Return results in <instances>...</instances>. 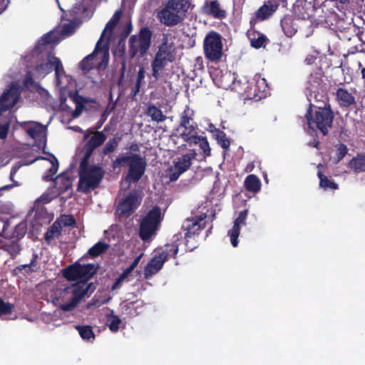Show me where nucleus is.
I'll return each instance as SVG.
<instances>
[{
    "instance_id": "obj_1",
    "label": "nucleus",
    "mask_w": 365,
    "mask_h": 365,
    "mask_svg": "<svg viewBox=\"0 0 365 365\" xmlns=\"http://www.w3.org/2000/svg\"><path fill=\"white\" fill-rule=\"evenodd\" d=\"M98 265L95 264H81L76 262L62 270L63 277L69 282L78 281L77 283L64 289L63 294H71L68 302L60 304L59 308L63 312L73 310L79 302L87 294L91 284H88L96 273Z\"/></svg>"
},
{
    "instance_id": "obj_2",
    "label": "nucleus",
    "mask_w": 365,
    "mask_h": 365,
    "mask_svg": "<svg viewBox=\"0 0 365 365\" xmlns=\"http://www.w3.org/2000/svg\"><path fill=\"white\" fill-rule=\"evenodd\" d=\"M89 160L90 159L82 158L79 165L77 190L84 194L97 188L105 174L101 167L90 165Z\"/></svg>"
},
{
    "instance_id": "obj_3",
    "label": "nucleus",
    "mask_w": 365,
    "mask_h": 365,
    "mask_svg": "<svg viewBox=\"0 0 365 365\" xmlns=\"http://www.w3.org/2000/svg\"><path fill=\"white\" fill-rule=\"evenodd\" d=\"M313 105L310 103L305 114L309 128L313 130H318L326 136L332 127L334 113L330 105L324 107H319L316 110H312Z\"/></svg>"
},
{
    "instance_id": "obj_4",
    "label": "nucleus",
    "mask_w": 365,
    "mask_h": 365,
    "mask_svg": "<svg viewBox=\"0 0 365 365\" xmlns=\"http://www.w3.org/2000/svg\"><path fill=\"white\" fill-rule=\"evenodd\" d=\"M125 165H128V172L125 176V180L128 182H138L145 173L146 161L144 158L138 154L128 153L116 158L112 163L113 169H116Z\"/></svg>"
},
{
    "instance_id": "obj_5",
    "label": "nucleus",
    "mask_w": 365,
    "mask_h": 365,
    "mask_svg": "<svg viewBox=\"0 0 365 365\" xmlns=\"http://www.w3.org/2000/svg\"><path fill=\"white\" fill-rule=\"evenodd\" d=\"M189 0H168L158 14L161 23L168 26L178 24L189 9Z\"/></svg>"
},
{
    "instance_id": "obj_6",
    "label": "nucleus",
    "mask_w": 365,
    "mask_h": 365,
    "mask_svg": "<svg viewBox=\"0 0 365 365\" xmlns=\"http://www.w3.org/2000/svg\"><path fill=\"white\" fill-rule=\"evenodd\" d=\"M175 59L173 43H169L167 34H164L162 43L158 46L153 60L151 61L152 76L158 80L160 73L165 70L169 63Z\"/></svg>"
},
{
    "instance_id": "obj_7",
    "label": "nucleus",
    "mask_w": 365,
    "mask_h": 365,
    "mask_svg": "<svg viewBox=\"0 0 365 365\" xmlns=\"http://www.w3.org/2000/svg\"><path fill=\"white\" fill-rule=\"evenodd\" d=\"M153 32L147 26L140 29L138 35H132L128 40V54L133 58L138 55L143 57L149 51L152 43Z\"/></svg>"
},
{
    "instance_id": "obj_8",
    "label": "nucleus",
    "mask_w": 365,
    "mask_h": 365,
    "mask_svg": "<svg viewBox=\"0 0 365 365\" xmlns=\"http://www.w3.org/2000/svg\"><path fill=\"white\" fill-rule=\"evenodd\" d=\"M163 218L158 206L153 207L140 221L139 236L143 241L148 240L158 229Z\"/></svg>"
},
{
    "instance_id": "obj_9",
    "label": "nucleus",
    "mask_w": 365,
    "mask_h": 365,
    "mask_svg": "<svg viewBox=\"0 0 365 365\" xmlns=\"http://www.w3.org/2000/svg\"><path fill=\"white\" fill-rule=\"evenodd\" d=\"M223 45L220 34L210 31L203 41V51L206 59L212 63H218L223 56Z\"/></svg>"
},
{
    "instance_id": "obj_10",
    "label": "nucleus",
    "mask_w": 365,
    "mask_h": 365,
    "mask_svg": "<svg viewBox=\"0 0 365 365\" xmlns=\"http://www.w3.org/2000/svg\"><path fill=\"white\" fill-rule=\"evenodd\" d=\"M178 247L179 245L177 242H174L170 245H166L164 250L156 254L144 269L145 278L148 279L158 272L162 269L164 263L167 261L170 254L172 255L173 258H176L179 250Z\"/></svg>"
},
{
    "instance_id": "obj_11",
    "label": "nucleus",
    "mask_w": 365,
    "mask_h": 365,
    "mask_svg": "<svg viewBox=\"0 0 365 365\" xmlns=\"http://www.w3.org/2000/svg\"><path fill=\"white\" fill-rule=\"evenodd\" d=\"M53 69L55 71L56 82L58 86L64 87L62 82L63 77L66 76V72L61 60L56 56H51L48 62L41 63L36 67V71L41 74H48L51 73Z\"/></svg>"
},
{
    "instance_id": "obj_12",
    "label": "nucleus",
    "mask_w": 365,
    "mask_h": 365,
    "mask_svg": "<svg viewBox=\"0 0 365 365\" xmlns=\"http://www.w3.org/2000/svg\"><path fill=\"white\" fill-rule=\"evenodd\" d=\"M196 153H186L178 158L174 162V165L168 170V178L170 181H176L180 175L187 171L192 165V160L195 158Z\"/></svg>"
},
{
    "instance_id": "obj_13",
    "label": "nucleus",
    "mask_w": 365,
    "mask_h": 365,
    "mask_svg": "<svg viewBox=\"0 0 365 365\" xmlns=\"http://www.w3.org/2000/svg\"><path fill=\"white\" fill-rule=\"evenodd\" d=\"M102 53L103 54V61L102 62H106V64L108 61L109 54H108V43H105L102 45L101 42V39H99L96 45L95 49L91 54L86 56L79 64V68L82 71H91L94 67L93 59L97 56L98 53Z\"/></svg>"
},
{
    "instance_id": "obj_14",
    "label": "nucleus",
    "mask_w": 365,
    "mask_h": 365,
    "mask_svg": "<svg viewBox=\"0 0 365 365\" xmlns=\"http://www.w3.org/2000/svg\"><path fill=\"white\" fill-rule=\"evenodd\" d=\"M19 87L12 83L0 97V114L13 108L20 97Z\"/></svg>"
},
{
    "instance_id": "obj_15",
    "label": "nucleus",
    "mask_w": 365,
    "mask_h": 365,
    "mask_svg": "<svg viewBox=\"0 0 365 365\" xmlns=\"http://www.w3.org/2000/svg\"><path fill=\"white\" fill-rule=\"evenodd\" d=\"M88 134L84 136V138H87L89 135H93L85 144V154L83 158L90 159L92 156L94 150L102 145L106 140V135L103 131H98L97 130H88Z\"/></svg>"
},
{
    "instance_id": "obj_16",
    "label": "nucleus",
    "mask_w": 365,
    "mask_h": 365,
    "mask_svg": "<svg viewBox=\"0 0 365 365\" xmlns=\"http://www.w3.org/2000/svg\"><path fill=\"white\" fill-rule=\"evenodd\" d=\"M281 0H269V4H264L255 13L250 21V28L254 29L259 21L269 19L277 9Z\"/></svg>"
},
{
    "instance_id": "obj_17",
    "label": "nucleus",
    "mask_w": 365,
    "mask_h": 365,
    "mask_svg": "<svg viewBox=\"0 0 365 365\" xmlns=\"http://www.w3.org/2000/svg\"><path fill=\"white\" fill-rule=\"evenodd\" d=\"M140 203L138 194L135 192H130L118 202L117 211L120 215L129 216L137 209Z\"/></svg>"
},
{
    "instance_id": "obj_18",
    "label": "nucleus",
    "mask_w": 365,
    "mask_h": 365,
    "mask_svg": "<svg viewBox=\"0 0 365 365\" xmlns=\"http://www.w3.org/2000/svg\"><path fill=\"white\" fill-rule=\"evenodd\" d=\"M206 218V215H200L195 218H187L184 222L182 227L185 232V240L186 241V246L190 241V239L198 235L200 232L205 228V225H202L201 222Z\"/></svg>"
},
{
    "instance_id": "obj_19",
    "label": "nucleus",
    "mask_w": 365,
    "mask_h": 365,
    "mask_svg": "<svg viewBox=\"0 0 365 365\" xmlns=\"http://www.w3.org/2000/svg\"><path fill=\"white\" fill-rule=\"evenodd\" d=\"M38 260V255L34 251L32 252L31 259L29 263L16 267L12 270V275L18 276L20 274H23L24 276H27L32 273L38 272L41 269V264Z\"/></svg>"
},
{
    "instance_id": "obj_20",
    "label": "nucleus",
    "mask_w": 365,
    "mask_h": 365,
    "mask_svg": "<svg viewBox=\"0 0 365 365\" xmlns=\"http://www.w3.org/2000/svg\"><path fill=\"white\" fill-rule=\"evenodd\" d=\"M68 96L70 100L76 106L75 110H72V109L66 103V99L62 97L60 99V107L64 110L72 111L73 118H77L82 113L86 101L77 91L70 92Z\"/></svg>"
},
{
    "instance_id": "obj_21",
    "label": "nucleus",
    "mask_w": 365,
    "mask_h": 365,
    "mask_svg": "<svg viewBox=\"0 0 365 365\" xmlns=\"http://www.w3.org/2000/svg\"><path fill=\"white\" fill-rule=\"evenodd\" d=\"M144 306L145 303L142 299L132 302L125 300L120 304V309L123 314L126 315L129 318H133L143 313Z\"/></svg>"
},
{
    "instance_id": "obj_22",
    "label": "nucleus",
    "mask_w": 365,
    "mask_h": 365,
    "mask_svg": "<svg viewBox=\"0 0 365 365\" xmlns=\"http://www.w3.org/2000/svg\"><path fill=\"white\" fill-rule=\"evenodd\" d=\"M248 215V210H244L239 213L238 217L234 222L232 228L228 232V235L230 237V242L234 247H236L238 245V237L240 235L241 227L246 225V219Z\"/></svg>"
},
{
    "instance_id": "obj_23",
    "label": "nucleus",
    "mask_w": 365,
    "mask_h": 365,
    "mask_svg": "<svg viewBox=\"0 0 365 365\" xmlns=\"http://www.w3.org/2000/svg\"><path fill=\"white\" fill-rule=\"evenodd\" d=\"M202 11L204 14L216 19H222L226 16L225 11L220 8V3L217 0H205L202 7Z\"/></svg>"
},
{
    "instance_id": "obj_24",
    "label": "nucleus",
    "mask_w": 365,
    "mask_h": 365,
    "mask_svg": "<svg viewBox=\"0 0 365 365\" xmlns=\"http://www.w3.org/2000/svg\"><path fill=\"white\" fill-rule=\"evenodd\" d=\"M195 112L188 106H187L180 115L179 125L186 130L195 131V126L193 125V119Z\"/></svg>"
},
{
    "instance_id": "obj_25",
    "label": "nucleus",
    "mask_w": 365,
    "mask_h": 365,
    "mask_svg": "<svg viewBox=\"0 0 365 365\" xmlns=\"http://www.w3.org/2000/svg\"><path fill=\"white\" fill-rule=\"evenodd\" d=\"M336 98L341 107H349L356 103L354 96L344 88L337 89Z\"/></svg>"
},
{
    "instance_id": "obj_26",
    "label": "nucleus",
    "mask_w": 365,
    "mask_h": 365,
    "mask_svg": "<svg viewBox=\"0 0 365 365\" xmlns=\"http://www.w3.org/2000/svg\"><path fill=\"white\" fill-rule=\"evenodd\" d=\"M58 221L55 220L44 235V240L48 245L52 240L58 238L61 235L63 227L59 224Z\"/></svg>"
},
{
    "instance_id": "obj_27",
    "label": "nucleus",
    "mask_w": 365,
    "mask_h": 365,
    "mask_svg": "<svg viewBox=\"0 0 365 365\" xmlns=\"http://www.w3.org/2000/svg\"><path fill=\"white\" fill-rule=\"evenodd\" d=\"M121 140V137L115 135L110 138L104 145L103 148L99 151V155L101 157L110 155L114 151L117 150L119 145V143Z\"/></svg>"
},
{
    "instance_id": "obj_28",
    "label": "nucleus",
    "mask_w": 365,
    "mask_h": 365,
    "mask_svg": "<svg viewBox=\"0 0 365 365\" xmlns=\"http://www.w3.org/2000/svg\"><path fill=\"white\" fill-rule=\"evenodd\" d=\"M348 167L356 173L365 172V155L358 154L349 162Z\"/></svg>"
},
{
    "instance_id": "obj_29",
    "label": "nucleus",
    "mask_w": 365,
    "mask_h": 365,
    "mask_svg": "<svg viewBox=\"0 0 365 365\" xmlns=\"http://www.w3.org/2000/svg\"><path fill=\"white\" fill-rule=\"evenodd\" d=\"M245 189L254 193L259 191L261 188V182L255 175H249L245 180Z\"/></svg>"
},
{
    "instance_id": "obj_30",
    "label": "nucleus",
    "mask_w": 365,
    "mask_h": 365,
    "mask_svg": "<svg viewBox=\"0 0 365 365\" xmlns=\"http://www.w3.org/2000/svg\"><path fill=\"white\" fill-rule=\"evenodd\" d=\"M146 114L151 118L152 120L157 123L163 122L167 118L166 115L163 113L162 110L155 105H150L148 106Z\"/></svg>"
},
{
    "instance_id": "obj_31",
    "label": "nucleus",
    "mask_w": 365,
    "mask_h": 365,
    "mask_svg": "<svg viewBox=\"0 0 365 365\" xmlns=\"http://www.w3.org/2000/svg\"><path fill=\"white\" fill-rule=\"evenodd\" d=\"M120 324L121 319L118 316L114 314L113 310L106 315V324L112 332L118 331Z\"/></svg>"
},
{
    "instance_id": "obj_32",
    "label": "nucleus",
    "mask_w": 365,
    "mask_h": 365,
    "mask_svg": "<svg viewBox=\"0 0 365 365\" xmlns=\"http://www.w3.org/2000/svg\"><path fill=\"white\" fill-rule=\"evenodd\" d=\"M122 12L121 11H116L112 18L108 21V22L106 24V27L101 34V36L100 38L101 41H102L104 35L106 32H109L110 34L112 33L113 30L115 29L118 23L119 22L120 17H121Z\"/></svg>"
},
{
    "instance_id": "obj_33",
    "label": "nucleus",
    "mask_w": 365,
    "mask_h": 365,
    "mask_svg": "<svg viewBox=\"0 0 365 365\" xmlns=\"http://www.w3.org/2000/svg\"><path fill=\"white\" fill-rule=\"evenodd\" d=\"M76 329L78 330L81 337L83 340L90 341H93L95 339L96 336H95L93 329L91 326L76 325Z\"/></svg>"
},
{
    "instance_id": "obj_34",
    "label": "nucleus",
    "mask_w": 365,
    "mask_h": 365,
    "mask_svg": "<svg viewBox=\"0 0 365 365\" xmlns=\"http://www.w3.org/2000/svg\"><path fill=\"white\" fill-rule=\"evenodd\" d=\"M309 5L310 3H308L306 0H298L294 6V11L295 15L302 19H304L307 17H309V14L305 10V7Z\"/></svg>"
},
{
    "instance_id": "obj_35",
    "label": "nucleus",
    "mask_w": 365,
    "mask_h": 365,
    "mask_svg": "<svg viewBox=\"0 0 365 365\" xmlns=\"http://www.w3.org/2000/svg\"><path fill=\"white\" fill-rule=\"evenodd\" d=\"M318 178L320 180L319 185L324 190H337L339 188V185L336 183L334 181L329 180L326 175H324L321 171H319L317 173Z\"/></svg>"
},
{
    "instance_id": "obj_36",
    "label": "nucleus",
    "mask_w": 365,
    "mask_h": 365,
    "mask_svg": "<svg viewBox=\"0 0 365 365\" xmlns=\"http://www.w3.org/2000/svg\"><path fill=\"white\" fill-rule=\"evenodd\" d=\"M108 248V244L103 242H98L88 250V254L92 257H96L106 252Z\"/></svg>"
},
{
    "instance_id": "obj_37",
    "label": "nucleus",
    "mask_w": 365,
    "mask_h": 365,
    "mask_svg": "<svg viewBox=\"0 0 365 365\" xmlns=\"http://www.w3.org/2000/svg\"><path fill=\"white\" fill-rule=\"evenodd\" d=\"M255 96H258L259 98H262V96H265L266 93L268 91V85L267 83L264 78H259L257 80H256L255 84Z\"/></svg>"
},
{
    "instance_id": "obj_38",
    "label": "nucleus",
    "mask_w": 365,
    "mask_h": 365,
    "mask_svg": "<svg viewBox=\"0 0 365 365\" xmlns=\"http://www.w3.org/2000/svg\"><path fill=\"white\" fill-rule=\"evenodd\" d=\"M322 82V78L316 74H310L307 81V89L313 93L317 92Z\"/></svg>"
},
{
    "instance_id": "obj_39",
    "label": "nucleus",
    "mask_w": 365,
    "mask_h": 365,
    "mask_svg": "<svg viewBox=\"0 0 365 365\" xmlns=\"http://www.w3.org/2000/svg\"><path fill=\"white\" fill-rule=\"evenodd\" d=\"M216 132L217 133L213 136L214 138L223 149H228L230 146V140L227 137L226 133L221 130Z\"/></svg>"
},
{
    "instance_id": "obj_40",
    "label": "nucleus",
    "mask_w": 365,
    "mask_h": 365,
    "mask_svg": "<svg viewBox=\"0 0 365 365\" xmlns=\"http://www.w3.org/2000/svg\"><path fill=\"white\" fill-rule=\"evenodd\" d=\"M4 250L7 252L11 259H14L21 252V247L18 242H11L3 246Z\"/></svg>"
},
{
    "instance_id": "obj_41",
    "label": "nucleus",
    "mask_w": 365,
    "mask_h": 365,
    "mask_svg": "<svg viewBox=\"0 0 365 365\" xmlns=\"http://www.w3.org/2000/svg\"><path fill=\"white\" fill-rule=\"evenodd\" d=\"M336 155L334 158V163H339L348 153L349 149L344 143H338L335 145Z\"/></svg>"
},
{
    "instance_id": "obj_42",
    "label": "nucleus",
    "mask_w": 365,
    "mask_h": 365,
    "mask_svg": "<svg viewBox=\"0 0 365 365\" xmlns=\"http://www.w3.org/2000/svg\"><path fill=\"white\" fill-rule=\"evenodd\" d=\"M56 220H59L58 222L62 227H71L76 226V220L72 215H61Z\"/></svg>"
},
{
    "instance_id": "obj_43",
    "label": "nucleus",
    "mask_w": 365,
    "mask_h": 365,
    "mask_svg": "<svg viewBox=\"0 0 365 365\" xmlns=\"http://www.w3.org/2000/svg\"><path fill=\"white\" fill-rule=\"evenodd\" d=\"M51 166L47 170L46 174L43 176V180L49 182L54 180L53 176L58 171V160L54 157V160H51Z\"/></svg>"
},
{
    "instance_id": "obj_44",
    "label": "nucleus",
    "mask_w": 365,
    "mask_h": 365,
    "mask_svg": "<svg viewBox=\"0 0 365 365\" xmlns=\"http://www.w3.org/2000/svg\"><path fill=\"white\" fill-rule=\"evenodd\" d=\"M130 274L125 270L115 279L113 284L110 287L111 291H115L120 289L125 282L129 281Z\"/></svg>"
},
{
    "instance_id": "obj_45",
    "label": "nucleus",
    "mask_w": 365,
    "mask_h": 365,
    "mask_svg": "<svg viewBox=\"0 0 365 365\" xmlns=\"http://www.w3.org/2000/svg\"><path fill=\"white\" fill-rule=\"evenodd\" d=\"M192 131H184L180 134V137L182 140L190 145L197 144L200 143L201 135H191Z\"/></svg>"
},
{
    "instance_id": "obj_46",
    "label": "nucleus",
    "mask_w": 365,
    "mask_h": 365,
    "mask_svg": "<svg viewBox=\"0 0 365 365\" xmlns=\"http://www.w3.org/2000/svg\"><path fill=\"white\" fill-rule=\"evenodd\" d=\"M14 309V305L9 302H4L0 297V317L11 314Z\"/></svg>"
},
{
    "instance_id": "obj_47",
    "label": "nucleus",
    "mask_w": 365,
    "mask_h": 365,
    "mask_svg": "<svg viewBox=\"0 0 365 365\" xmlns=\"http://www.w3.org/2000/svg\"><path fill=\"white\" fill-rule=\"evenodd\" d=\"M267 38L264 34H258L257 38L251 39V46L255 48H260L266 46Z\"/></svg>"
},
{
    "instance_id": "obj_48",
    "label": "nucleus",
    "mask_w": 365,
    "mask_h": 365,
    "mask_svg": "<svg viewBox=\"0 0 365 365\" xmlns=\"http://www.w3.org/2000/svg\"><path fill=\"white\" fill-rule=\"evenodd\" d=\"M203 152L205 157H209L211 155V148L206 137L202 136L200 143H197Z\"/></svg>"
},
{
    "instance_id": "obj_49",
    "label": "nucleus",
    "mask_w": 365,
    "mask_h": 365,
    "mask_svg": "<svg viewBox=\"0 0 365 365\" xmlns=\"http://www.w3.org/2000/svg\"><path fill=\"white\" fill-rule=\"evenodd\" d=\"M28 135L32 138L38 137L43 132V128L39 125L29 127L26 130Z\"/></svg>"
},
{
    "instance_id": "obj_50",
    "label": "nucleus",
    "mask_w": 365,
    "mask_h": 365,
    "mask_svg": "<svg viewBox=\"0 0 365 365\" xmlns=\"http://www.w3.org/2000/svg\"><path fill=\"white\" fill-rule=\"evenodd\" d=\"M24 86L26 88L30 87H36V83L33 78V74L31 71H28L25 76L23 81Z\"/></svg>"
},
{
    "instance_id": "obj_51",
    "label": "nucleus",
    "mask_w": 365,
    "mask_h": 365,
    "mask_svg": "<svg viewBox=\"0 0 365 365\" xmlns=\"http://www.w3.org/2000/svg\"><path fill=\"white\" fill-rule=\"evenodd\" d=\"M76 30V24L73 22L66 24L62 27V34L63 35L69 36L74 33Z\"/></svg>"
},
{
    "instance_id": "obj_52",
    "label": "nucleus",
    "mask_w": 365,
    "mask_h": 365,
    "mask_svg": "<svg viewBox=\"0 0 365 365\" xmlns=\"http://www.w3.org/2000/svg\"><path fill=\"white\" fill-rule=\"evenodd\" d=\"M57 180H62L63 185V186H60L59 189L63 191H66L71 187V182L68 178H61L58 175L56 178Z\"/></svg>"
},
{
    "instance_id": "obj_53",
    "label": "nucleus",
    "mask_w": 365,
    "mask_h": 365,
    "mask_svg": "<svg viewBox=\"0 0 365 365\" xmlns=\"http://www.w3.org/2000/svg\"><path fill=\"white\" fill-rule=\"evenodd\" d=\"M143 254L140 255L139 256H138L133 261V262L128 267H126L124 270L128 272L130 275V273L132 272V271L138 266L139 262H140V259L142 257Z\"/></svg>"
},
{
    "instance_id": "obj_54",
    "label": "nucleus",
    "mask_w": 365,
    "mask_h": 365,
    "mask_svg": "<svg viewBox=\"0 0 365 365\" xmlns=\"http://www.w3.org/2000/svg\"><path fill=\"white\" fill-rule=\"evenodd\" d=\"M53 41L51 39V36L49 34H47L41 38V41H39L36 48V49H39L41 46H46L51 43Z\"/></svg>"
},
{
    "instance_id": "obj_55",
    "label": "nucleus",
    "mask_w": 365,
    "mask_h": 365,
    "mask_svg": "<svg viewBox=\"0 0 365 365\" xmlns=\"http://www.w3.org/2000/svg\"><path fill=\"white\" fill-rule=\"evenodd\" d=\"M9 129V124L0 125V139H4L7 137Z\"/></svg>"
},
{
    "instance_id": "obj_56",
    "label": "nucleus",
    "mask_w": 365,
    "mask_h": 365,
    "mask_svg": "<svg viewBox=\"0 0 365 365\" xmlns=\"http://www.w3.org/2000/svg\"><path fill=\"white\" fill-rule=\"evenodd\" d=\"M9 129V124L0 125V139H4L7 137Z\"/></svg>"
},
{
    "instance_id": "obj_57",
    "label": "nucleus",
    "mask_w": 365,
    "mask_h": 365,
    "mask_svg": "<svg viewBox=\"0 0 365 365\" xmlns=\"http://www.w3.org/2000/svg\"><path fill=\"white\" fill-rule=\"evenodd\" d=\"M145 68L144 67L141 66L138 72L137 75V79L135 83L140 84L142 83V81H143L145 78Z\"/></svg>"
},
{
    "instance_id": "obj_58",
    "label": "nucleus",
    "mask_w": 365,
    "mask_h": 365,
    "mask_svg": "<svg viewBox=\"0 0 365 365\" xmlns=\"http://www.w3.org/2000/svg\"><path fill=\"white\" fill-rule=\"evenodd\" d=\"M107 118V115L106 114V112H103L101 115V119L97 122L95 127L93 128V130H98L100 129L102 125H103L104 122L106 121Z\"/></svg>"
},
{
    "instance_id": "obj_59",
    "label": "nucleus",
    "mask_w": 365,
    "mask_h": 365,
    "mask_svg": "<svg viewBox=\"0 0 365 365\" xmlns=\"http://www.w3.org/2000/svg\"><path fill=\"white\" fill-rule=\"evenodd\" d=\"M140 86H141L140 84L135 83V86L132 88L130 94L131 98H133V99L135 98V96L140 91Z\"/></svg>"
},
{
    "instance_id": "obj_60",
    "label": "nucleus",
    "mask_w": 365,
    "mask_h": 365,
    "mask_svg": "<svg viewBox=\"0 0 365 365\" xmlns=\"http://www.w3.org/2000/svg\"><path fill=\"white\" fill-rule=\"evenodd\" d=\"M317 60V57L314 55H307L305 58L304 62L307 65H312L315 61Z\"/></svg>"
},
{
    "instance_id": "obj_61",
    "label": "nucleus",
    "mask_w": 365,
    "mask_h": 365,
    "mask_svg": "<svg viewBox=\"0 0 365 365\" xmlns=\"http://www.w3.org/2000/svg\"><path fill=\"white\" fill-rule=\"evenodd\" d=\"M207 130L209 133H212V135L214 136L217 133L216 131H219L220 129L215 128L214 124L210 123V124H208V127H207Z\"/></svg>"
},
{
    "instance_id": "obj_62",
    "label": "nucleus",
    "mask_w": 365,
    "mask_h": 365,
    "mask_svg": "<svg viewBox=\"0 0 365 365\" xmlns=\"http://www.w3.org/2000/svg\"><path fill=\"white\" fill-rule=\"evenodd\" d=\"M9 0H0V14H1L8 6Z\"/></svg>"
},
{
    "instance_id": "obj_63",
    "label": "nucleus",
    "mask_w": 365,
    "mask_h": 365,
    "mask_svg": "<svg viewBox=\"0 0 365 365\" xmlns=\"http://www.w3.org/2000/svg\"><path fill=\"white\" fill-rule=\"evenodd\" d=\"M128 149L133 152L138 153L140 151V146L136 143H132Z\"/></svg>"
},
{
    "instance_id": "obj_64",
    "label": "nucleus",
    "mask_w": 365,
    "mask_h": 365,
    "mask_svg": "<svg viewBox=\"0 0 365 365\" xmlns=\"http://www.w3.org/2000/svg\"><path fill=\"white\" fill-rule=\"evenodd\" d=\"M286 24H287V22H285V21H282V29H283V30L284 31V34L287 36H292L294 34V32L293 31H287Z\"/></svg>"
}]
</instances>
